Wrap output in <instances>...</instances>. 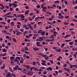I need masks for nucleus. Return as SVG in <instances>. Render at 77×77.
<instances>
[{
    "instance_id": "a878e982",
    "label": "nucleus",
    "mask_w": 77,
    "mask_h": 77,
    "mask_svg": "<svg viewBox=\"0 0 77 77\" xmlns=\"http://www.w3.org/2000/svg\"><path fill=\"white\" fill-rule=\"evenodd\" d=\"M13 41L14 42H17V40L15 38H12Z\"/></svg>"
},
{
    "instance_id": "5fc2aeb1",
    "label": "nucleus",
    "mask_w": 77,
    "mask_h": 77,
    "mask_svg": "<svg viewBox=\"0 0 77 77\" xmlns=\"http://www.w3.org/2000/svg\"><path fill=\"white\" fill-rule=\"evenodd\" d=\"M65 45V44L64 43H63L61 46V48H63V47Z\"/></svg>"
},
{
    "instance_id": "c03bdc74",
    "label": "nucleus",
    "mask_w": 77,
    "mask_h": 77,
    "mask_svg": "<svg viewBox=\"0 0 77 77\" xmlns=\"http://www.w3.org/2000/svg\"><path fill=\"white\" fill-rule=\"evenodd\" d=\"M74 65H70V67L71 68H72L73 67H74Z\"/></svg>"
},
{
    "instance_id": "09e8293b",
    "label": "nucleus",
    "mask_w": 77,
    "mask_h": 77,
    "mask_svg": "<svg viewBox=\"0 0 77 77\" xmlns=\"http://www.w3.org/2000/svg\"><path fill=\"white\" fill-rule=\"evenodd\" d=\"M10 22H11V20H10L8 19L7 20V22L8 23H10Z\"/></svg>"
},
{
    "instance_id": "49530a36",
    "label": "nucleus",
    "mask_w": 77,
    "mask_h": 77,
    "mask_svg": "<svg viewBox=\"0 0 77 77\" xmlns=\"http://www.w3.org/2000/svg\"><path fill=\"white\" fill-rule=\"evenodd\" d=\"M41 8V6L40 5H38L37 6V8Z\"/></svg>"
},
{
    "instance_id": "ea45409f",
    "label": "nucleus",
    "mask_w": 77,
    "mask_h": 77,
    "mask_svg": "<svg viewBox=\"0 0 77 77\" xmlns=\"http://www.w3.org/2000/svg\"><path fill=\"white\" fill-rule=\"evenodd\" d=\"M34 69L35 70V71H39V70L36 67H35Z\"/></svg>"
},
{
    "instance_id": "de8ad7c7",
    "label": "nucleus",
    "mask_w": 77,
    "mask_h": 77,
    "mask_svg": "<svg viewBox=\"0 0 77 77\" xmlns=\"http://www.w3.org/2000/svg\"><path fill=\"white\" fill-rule=\"evenodd\" d=\"M33 36H36V37H37L38 36V34H34L33 35Z\"/></svg>"
},
{
    "instance_id": "7c9ffc66",
    "label": "nucleus",
    "mask_w": 77,
    "mask_h": 77,
    "mask_svg": "<svg viewBox=\"0 0 77 77\" xmlns=\"http://www.w3.org/2000/svg\"><path fill=\"white\" fill-rule=\"evenodd\" d=\"M25 17L23 15H22L20 19H22L23 18H24Z\"/></svg>"
},
{
    "instance_id": "1a4fd4ad",
    "label": "nucleus",
    "mask_w": 77,
    "mask_h": 77,
    "mask_svg": "<svg viewBox=\"0 0 77 77\" xmlns=\"http://www.w3.org/2000/svg\"><path fill=\"white\" fill-rule=\"evenodd\" d=\"M24 66H26V68L28 69H30V66L29 65H23Z\"/></svg>"
},
{
    "instance_id": "338daca9",
    "label": "nucleus",
    "mask_w": 77,
    "mask_h": 77,
    "mask_svg": "<svg viewBox=\"0 0 77 77\" xmlns=\"http://www.w3.org/2000/svg\"><path fill=\"white\" fill-rule=\"evenodd\" d=\"M25 9H29V6H26L25 7Z\"/></svg>"
},
{
    "instance_id": "72a5a7b5",
    "label": "nucleus",
    "mask_w": 77,
    "mask_h": 77,
    "mask_svg": "<svg viewBox=\"0 0 77 77\" xmlns=\"http://www.w3.org/2000/svg\"><path fill=\"white\" fill-rule=\"evenodd\" d=\"M24 49H25V50L26 51H27L29 50V49H28V48H27V47H25Z\"/></svg>"
},
{
    "instance_id": "864d4df0",
    "label": "nucleus",
    "mask_w": 77,
    "mask_h": 77,
    "mask_svg": "<svg viewBox=\"0 0 77 77\" xmlns=\"http://www.w3.org/2000/svg\"><path fill=\"white\" fill-rule=\"evenodd\" d=\"M18 70H20V71H22V69L20 67L18 68Z\"/></svg>"
},
{
    "instance_id": "5701e85b",
    "label": "nucleus",
    "mask_w": 77,
    "mask_h": 77,
    "mask_svg": "<svg viewBox=\"0 0 77 77\" xmlns=\"http://www.w3.org/2000/svg\"><path fill=\"white\" fill-rule=\"evenodd\" d=\"M12 5H13V3H12V4H11V3H9V5L8 6H9V7H12Z\"/></svg>"
},
{
    "instance_id": "423d86ee",
    "label": "nucleus",
    "mask_w": 77,
    "mask_h": 77,
    "mask_svg": "<svg viewBox=\"0 0 77 77\" xmlns=\"http://www.w3.org/2000/svg\"><path fill=\"white\" fill-rule=\"evenodd\" d=\"M47 71H52V67H48V68H47L46 69Z\"/></svg>"
},
{
    "instance_id": "ddd939ff",
    "label": "nucleus",
    "mask_w": 77,
    "mask_h": 77,
    "mask_svg": "<svg viewBox=\"0 0 77 77\" xmlns=\"http://www.w3.org/2000/svg\"><path fill=\"white\" fill-rule=\"evenodd\" d=\"M0 6L3 8V9H5V8L4 6L2 5V3L0 4Z\"/></svg>"
},
{
    "instance_id": "f03ea898",
    "label": "nucleus",
    "mask_w": 77,
    "mask_h": 77,
    "mask_svg": "<svg viewBox=\"0 0 77 77\" xmlns=\"http://www.w3.org/2000/svg\"><path fill=\"white\" fill-rule=\"evenodd\" d=\"M19 67V66L18 65H16V67H13V70L14 71H15L18 69V68Z\"/></svg>"
},
{
    "instance_id": "a18cd8bd",
    "label": "nucleus",
    "mask_w": 77,
    "mask_h": 77,
    "mask_svg": "<svg viewBox=\"0 0 77 77\" xmlns=\"http://www.w3.org/2000/svg\"><path fill=\"white\" fill-rule=\"evenodd\" d=\"M49 61L52 64H53L54 63V62L52 60H49Z\"/></svg>"
},
{
    "instance_id": "c85d7f7f",
    "label": "nucleus",
    "mask_w": 77,
    "mask_h": 77,
    "mask_svg": "<svg viewBox=\"0 0 77 77\" xmlns=\"http://www.w3.org/2000/svg\"><path fill=\"white\" fill-rule=\"evenodd\" d=\"M64 24H65V25H68L69 23H67L66 22H65L64 23Z\"/></svg>"
},
{
    "instance_id": "37998d69",
    "label": "nucleus",
    "mask_w": 77,
    "mask_h": 77,
    "mask_svg": "<svg viewBox=\"0 0 77 77\" xmlns=\"http://www.w3.org/2000/svg\"><path fill=\"white\" fill-rule=\"evenodd\" d=\"M28 20L30 21H32V18H31V17H29V18H28Z\"/></svg>"
},
{
    "instance_id": "6ab92c4d",
    "label": "nucleus",
    "mask_w": 77,
    "mask_h": 77,
    "mask_svg": "<svg viewBox=\"0 0 77 77\" xmlns=\"http://www.w3.org/2000/svg\"><path fill=\"white\" fill-rule=\"evenodd\" d=\"M42 57H44L45 58H46V60H48V57H47L46 55H44L42 56Z\"/></svg>"
},
{
    "instance_id": "dca6fc26",
    "label": "nucleus",
    "mask_w": 77,
    "mask_h": 77,
    "mask_svg": "<svg viewBox=\"0 0 77 77\" xmlns=\"http://www.w3.org/2000/svg\"><path fill=\"white\" fill-rule=\"evenodd\" d=\"M11 26H14V22L12 21L11 22Z\"/></svg>"
},
{
    "instance_id": "473e14b6",
    "label": "nucleus",
    "mask_w": 77,
    "mask_h": 77,
    "mask_svg": "<svg viewBox=\"0 0 77 77\" xmlns=\"http://www.w3.org/2000/svg\"><path fill=\"white\" fill-rule=\"evenodd\" d=\"M60 3V2L59 1H55L54 2V4H56V3Z\"/></svg>"
},
{
    "instance_id": "13d9d810",
    "label": "nucleus",
    "mask_w": 77,
    "mask_h": 77,
    "mask_svg": "<svg viewBox=\"0 0 77 77\" xmlns=\"http://www.w3.org/2000/svg\"><path fill=\"white\" fill-rule=\"evenodd\" d=\"M47 71H44L43 72V74L44 75H45V74H47Z\"/></svg>"
},
{
    "instance_id": "0eeeda50",
    "label": "nucleus",
    "mask_w": 77,
    "mask_h": 77,
    "mask_svg": "<svg viewBox=\"0 0 77 77\" xmlns=\"http://www.w3.org/2000/svg\"><path fill=\"white\" fill-rule=\"evenodd\" d=\"M5 38H6L8 39L10 41L12 40V38L11 37H10L9 36H6Z\"/></svg>"
},
{
    "instance_id": "2f4dec72",
    "label": "nucleus",
    "mask_w": 77,
    "mask_h": 77,
    "mask_svg": "<svg viewBox=\"0 0 77 77\" xmlns=\"http://www.w3.org/2000/svg\"><path fill=\"white\" fill-rule=\"evenodd\" d=\"M11 75H12V76L13 77H16V75L15 74H14V73H12L11 74Z\"/></svg>"
},
{
    "instance_id": "e433bc0d",
    "label": "nucleus",
    "mask_w": 77,
    "mask_h": 77,
    "mask_svg": "<svg viewBox=\"0 0 77 77\" xmlns=\"http://www.w3.org/2000/svg\"><path fill=\"white\" fill-rule=\"evenodd\" d=\"M65 74L66 75V76H69V74L67 73V72H65Z\"/></svg>"
},
{
    "instance_id": "4d7b16f0",
    "label": "nucleus",
    "mask_w": 77,
    "mask_h": 77,
    "mask_svg": "<svg viewBox=\"0 0 77 77\" xmlns=\"http://www.w3.org/2000/svg\"><path fill=\"white\" fill-rule=\"evenodd\" d=\"M14 16H15V17L16 18H17V16L16 14H14Z\"/></svg>"
},
{
    "instance_id": "393cba45",
    "label": "nucleus",
    "mask_w": 77,
    "mask_h": 77,
    "mask_svg": "<svg viewBox=\"0 0 77 77\" xmlns=\"http://www.w3.org/2000/svg\"><path fill=\"white\" fill-rule=\"evenodd\" d=\"M2 32L3 33H5V34H6V33H7V31L6 30H5V31H4V30L3 31H2Z\"/></svg>"
},
{
    "instance_id": "6e6d98bb",
    "label": "nucleus",
    "mask_w": 77,
    "mask_h": 77,
    "mask_svg": "<svg viewBox=\"0 0 77 77\" xmlns=\"http://www.w3.org/2000/svg\"><path fill=\"white\" fill-rule=\"evenodd\" d=\"M73 43V42H69V44L70 45H72Z\"/></svg>"
},
{
    "instance_id": "9d476101",
    "label": "nucleus",
    "mask_w": 77,
    "mask_h": 77,
    "mask_svg": "<svg viewBox=\"0 0 77 77\" xmlns=\"http://www.w3.org/2000/svg\"><path fill=\"white\" fill-rule=\"evenodd\" d=\"M15 58L14 57L11 56L10 57V59L11 61H13V59Z\"/></svg>"
},
{
    "instance_id": "412c9836",
    "label": "nucleus",
    "mask_w": 77,
    "mask_h": 77,
    "mask_svg": "<svg viewBox=\"0 0 77 77\" xmlns=\"http://www.w3.org/2000/svg\"><path fill=\"white\" fill-rule=\"evenodd\" d=\"M58 18H59V19H63V16L61 15V16H59L58 17Z\"/></svg>"
},
{
    "instance_id": "20e7f679",
    "label": "nucleus",
    "mask_w": 77,
    "mask_h": 77,
    "mask_svg": "<svg viewBox=\"0 0 77 77\" xmlns=\"http://www.w3.org/2000/svg\"><path fill=\"white\" fill-rule=\"evenodd\" d=\"M32 73H33V72L32 71H28V75H29L30 76H31L32 75Z\"/></svg>"
},
{
    "instance_id": "8fccbe9b",
    "label": "nucleus",
    "mask_w": 77,
    "mask_h": 77,
    "mask_svg": "<svg viewBox=\"0 0 77 77\" xmlns=\"http://www.w3.org/2000/svg\"><path fill=\"white\" fill-rule=\"evenodd\" d=\"M19 8H17L15 10V11H19Z\"/></svg>"
},
{
    "instance_id": "7ed1b4c3",
    "label": "nucleus",
    "mask_w": 77,
    "mask_h": 77,
    "mask_svg": "<svg viewBox=\"0 0 77 77\" xmlns=\"http://www.w3.org/2000/svg\"><path fill=\"white\" fill-rule=\"evenodd\" d=\"M45 36H41L39 37V38L40 41L44 40V38H45Z\"/></svg>"
},
{
    "instance_id": "a211bd4d",
    "label": "nucleus",
    "mask_w": 77,
    "mask_h": 77,
    "mask_svg": "<svg viewBox=\"0 0 77 77\" xmlns=\"http://www.w3.org/2000/svg\"><path fill=\"white\" fill-rule=\"evenodd\" d=\"M56 51L58 52H61V50L60 49H56Z\"/></svg>"
},
{
    "instance_id": "680f3d73",
    "label": "nucleus",
    "mask_w": 77,
    "mask_h": 77,
    "mask_svg": "<svg viewBox=\"0 0 77 77\" xmlns=\"http://www.w3.org/2000/svg\"><path fill=\"white\" fill-rule=\"evenodd\" d=\"M33 17H32V20H33V19H35V16L33 15Z\"/></svg>"
},
{
    "instance_id": "cd10ccee",
    "label": "nucleus",
    "mask_w": 77,
    "mask_h": 77,
    "mask_svg": "<svg viewBox=\"0 0 77 77\" xmlns=\"http://www.w3.org/2000/svg\"><path fill=\"white\" fill-rule=\"evenodd\" d=\"M16 58L18 59L19 61L20 60V57H16Z\"/></svg>"
},
{
    "instance_id": "2eb2a0df",
    "label": "nucleus",
    "mask_w": 77,
    "mask_h": 77,
    "mask_svg": "<svg viewBox=\"0 0 77 77\" xmlns=\"http://www.w3.org/2000/svg\"><path fill=\"white\" fill-rule=\"evenodd\" d=\"M2 50L3 52H6L7 51L6 49H2Z\"/></svg>"
},
{
    "instance_id": "58836bf2",
    "label": "nucleus",
    "mask_w": 77,
    "mask_h": 77,
    "mask_svg": "<svg viewBox=\"0 0 77 77\" xmlns=\"http://www.w3.org/2000/svg\"><path fill=\"white\" fill-rule=\"evenodd\" d=\"M7 55V54L6 53H4L2 55V56L5 57Z\"/></svg>"
},
{
    "instance_id": "bf43d9fd",
    "label": "nucleus",
    "mask_w": 77,
    "mask_h": 77,
    "mask_svg": "<svg viewBox=\"0 0 77 77\" xmlns=\"http://www.w3.org/2000/svg\"><path fill=\"white\" fill-rule=\"evenodd\" d=\"M26 54H29V52H27V51H25L24 52Z\"/></svg>"
},
{
    "instance_id": "aec40b11",
    "label": "nucleus",
    "mask_w": 77,
    "mask_h": 77,
    "mask_svg": "<svg viewBox=\"0 0 77 77\" xmlns=\"http://www.w3.org/2000/svg\"><path fill=\"white\" fill-rule=\"evenodd\" d=\"M9 68L10 70H11V72H14V71L12 70V68L11 67H9Z\"/></svg>"
},
{
    "instance_id": "9b49d317",
    "label": "nucleus",
    "mask_w": 77,
    "mask_h": 77,
    "mask_svg": "<svg viewBox=\"0 0 77 77\" xmlns=\"http://www.w3.org/2000/svg\"><path fill=\"white\" fill-rule=\"evenodd\" d=\"M42 35L44 36L45 35V33L46 32L45 31H42L41 32Z\"/></svg>"
},
{
    "instance_id": "b1692460",
    "label": "nucleus",
    "mask_w": 77,
    "mask_h": 77,
    "mask_svg": "<svg viewBox=\"0 0 77 77\" xmlns=\"http://www.w3.org/2000/svg\"><path fill=\"white\" fill-rule=\"evenodd\" d=\"M6 17L7 18H13L14 17H13L12 16H11V15H9V16H6Z\"/></svg>"
},
{
    "instance_id": "052dcab7",
    "label": "nucleus",
    "mask_w": 77,
    "mask_h": 77,
    "mask_svg": "<svg viewBox=\"0 0 77 77\" xmlns=\"http://www.w3.org/2000/svg\"><path fill=\"white\" fill-rule=\"evenodd\" d=\"M71 41V40H65L66 42H70Z\"/></svg>"
},
{
    "instance_id": "f3484780",
    "label": "nucleus",
    "mask_w": 77,
    "mask_h": 77,
    "mask_svg": "<svg viewBox=\"0 0 77 77\" xmlns=\"http://www.w3.org/2000/svg\"><path fill=\"white\" fill-rule=\"evenodd\" d=\"M30 12V11L29 10H27L26 11V12L25 13V15H27L29 12Z\"/></svg>"
},
{
    "instance_id": "c756f323",
    "label": "nucleus",
    "mask_w": 77,
    "mask_h": 77,
    "mask_svg": "<svg viewBox=\"0 0 77 77\" xmlns=\"http://www.w3.org/2000/svg\"><path fill=\"white\" fill-rule=\"evenodd\" d=\"M47 7H43L42 8L43 9V10H45L47 9Z\"/></svg>"
},
{
    "instance_id": "f704fd0d",
    "label": "nucleus",
    "mask_w": 77,
    "mask_h": 77,
    "mask_svg": "<svg viewBox=\"0 0 77 77\" xmlns=\"http://www.w3.org/2000/svg\"><path fill=\"white\" fill-rule=\"evenodd\" d=\"M33 14H33V13H30V14H29V16H32L33 15Z\"/></svg>"
},
{
    "instance_id": "4c0bfd02",
    "label": "nucleus",
    "mask_w": 77,
    "mask_h": 77,
    "mask_svg": "<svg viewBox=\"0 0 77 77\" xmlns=\"http://www.w3.org/2000/svg\"><path fill=\"white\" fill-rule=\"evenodd\" d=\"M55 73L56 75H57L58 74V71H55Z\"/></svg>"
},
{
    "instance_id": "774afa93",
    "label": "nucleus",
    "mask_w": 77,
    "mask_h": 77,
    "mask_svg": "<svg viewBox=\"0 0 77 77\" xmlns=\"http://www.w3.org/2000/svg\"><path fill=\"white\" fill-rule=\"evenodd\" d=\"M58 72H60V73H62V72H63V71L62 70H59V71H58Z\"/></svg>"
},
{
    "instance_id": "c9c22d12",
    "label": "nucleus",
    "mask_w": 77,
    "mask_h": 77,
    "mask_svg": "<svg viewBox=\"0 0 77 77\" xmlns=\"http://www.w3.org/2000/svg\"><path fill=\"white\" fill-rule=\"evenodd\" d=\"M46 14H49V15H51V13L48 12H46Z\"/></svg>"
},
{
    "instance_id": "f257e3e1",
    "label": "nucleus",
    "mask_w": 77,
    "mask_h": 77,
    "mask_svg": "<svg viewBox=\"0 0 77 77\" xmlns=\"http://www.w3.org/2000/svg\"><path fill=\"white\" fill-rule=\"evenodd\" d=\"M6 77H12V75H11L10 72H8L6 75Z\"/></svg>"
},
{
    "instance_id": "bb28decb",
    "label": "nucleus",
    "mask_w": 77,
    "mask_h": 77,
    "mask_svg": "<svg viewBox=\"0 0 77 77\" xmlns=\"http://www.w3.org/2000/svg\"><path fill=\"white\" fill-rule=\"evenodd\" d=\"M41 64L43 66H44V65L45 66H47V65L46 64H45V63L44 62L42 63Z\"/></svg>"
},
{
    "instance_id": "e2e57ef3",
    "label": "nucleus",
    "mask_w": 77,
    "mask_h": 77,
    "mask_svg": "<svg viewBox=\"0 0 77 77\" xmlns=\"http://www.w3.org/2000/svg\"><path fill=\"white\" fill-rule=\"evenodd\" d=\"M2 59L3 60L6 59H7V57H2Z\"/></svg>"
},
{
    "instance_id": "f8f14e48",
    "label": "nucleus",
    "mask_w": 77,
    "mask_h": 77,
    "mask_svg": "<svg viewBox=\"0 0 77 77\" xmlns=\"http://www.w3.org/2000/svg\"><path fill=\"white\" fill-rule=\"evenodd\" d=\"M13 6L15 8H17L18 6V5L17 4H15L14 3H13Z\"/></svg>"
},
{
    "instance_id": "a19ab883",
    "label": "nucleus",
    "mask_w": 77,
    "mask_h": 77,
    "mask_svg": "<svg viewBox=\"0 0 77 77\" xmlns=\"http://www.w3.org/2000/svg\"><path fill=\"white\" fill-rule=\"evenodd\" d=\"M40 68L42 69H45V67L44 66L41 67Z\"/></svg>"
},
{
    "instance_id": "6e6552de",
    "label": "nucleus",
    "mask_w": 77,
    "mask_h": 77,
    "mask_svg": "<svg viewBox=\"0 0 77 77\" xmlns=\"http://www.w3.org/2000/svg\"><path fill=\"white\" fill-rule=\"evenodd\" d=\"M33 50L36 51H39V49L38 47H36L35 48H33Z\"/></svg>"
},
{
    "instance_id": "0e129e2a",
    "label": "nucleus",
    "mask_w": 77,
    "mask_h": 77,
    "mask_svg": "<svg viewBox=\"0 0 77 77\" xmlns=\"http://www.w3.org/2000/svg\"><path fill=\"white\" fill-rule=\"evenodd\" d=\"M72 21L77 22V20L75 19H72Z\"/></svg>"
},
{
    "instance_id": "4be33fe9",
    "label": "nucleus",
    "mask_w": 77,
    "mask_h": 77,
    "mask_svg": "<svg viewBox=\"0 0 77 77\" xmlns=\"http://www.w3.org/2000/svg\"><path fill=\"white\" fill-rule=\"evenodd\" d=\"M24 41L26 42H30V40L29 39H25L24 40Z\"/></svg>"
},
{
    "instance_id": "3c124183",
    "label": "nucleus",
    "mask_w": 77,
    "mask_h": 77,
    "mask_svg": "<svg viewBox=\"0 0 77 77\" xmlns=\"http://www.w3.org/2000/svg\"><path fill=\"white\" fill-rule=\"evenodd\" d=\"M13 10V9L12 7H10V11H12Z\"/></svg>"
},
{
    "instance_id": "4468645a",
    "label": "nucleus",
    "mask_w": 77,
    "mask_h": 77,
    "mask_svg": "<svg viewBox=\"0 0 77 77\" xmlns=\"http://www.w3.org/2000/svg\"><path fill=\"white\" fill-rule=\"evenodd\" d=\"M66 71H67L68 72H70V70L69 69L66 68H63Z\"/></svg>"
},
{
    "instance_id": "603ef678",
    "label": "nucleus",
    "mask_w": 77,
    "mask_h": 77,
    "mask_svg": "<svg viewBox=\"0 0 77 77\" xmlns=\"http://www.w3.org/2000/svg\"><path fill=\"white\" fill-rule=\"evenodd\" d=\"M23 28L27 27V26H26L25 24L23 25Z\"/></svg>"
},
{
    "instance_id": "69168bd1",
    "label": "nucleus",
    "mask_w": 77,
    "mask_h": 77,
    "mask_svg": "<svg viewBox=\"0 0 77 77\" xmlns=\"http://www.w3.org/2000/svg\"><path fill=\"white\" fill-rule=\"evenodd\" d=\"M32 64H33V65H36V62H33L32 63Z\"/></svg>"
},
{
    "instance_id": "39448f33",
    "label": "nucleus",
    "mask_w": 77,
    "mask_h": 77,
    "mask_svg": "<svg viewBox=\"0 0 77 77\" xmlns=\"http://www.w3.org/2000/svg\"><path fill=\"white\" fill-rule=\"evenodd\" d=\"M22 32H20L19 31H17V32L16 33V35H20L22 34Z\"/></svg>"
},
{
    "instance_id": "79ce46f5",
    "label": "nucleus",
    "mask_w": 77,
    "mask_h": 77,
    "mask_svg": "<svg viewBox=\"0 0 77 77\" xmlns=\"http://www.w3.org/2000/svg\"><path fill=\"white\" fill-rule=\"evenodd\" d=\"M29 27L32 30V31L33 30V27H32V26H30Z\"/></svg>"
}]
</instances>
